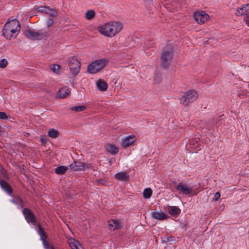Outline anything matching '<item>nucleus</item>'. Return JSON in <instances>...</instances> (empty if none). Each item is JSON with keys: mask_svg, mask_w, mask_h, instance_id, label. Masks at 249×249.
Listing matches in <instances>:
<instances>
[{"mask_svg": "<svg viewBox=\"0 0 249 249\" xmlns=\"http://www.w3.org/2000/svg\"><path fill=\"white\" fill-rule=\"evenodd\" d=\"M108 226L112 230H116L120 229L122 226V223L120 220L117 219H111L108 222Z\"/></svg>", "mask_w": 249, "mask_h": 249, "instance_id": "13", "label": "nucleus"}, {"mask_svg": "<svg viewBox=\"0 0 249 249\" xmlns=\"http://www.w3.org/2000/svg\"><path fill=\"white\" fill-rule=\"evenodd\" d=\"M70 91L68 87H62L59 90L58 96L60 98H65L70 94Z\"/></svg>", "mask_w": 249, "mask_h": 249, "instance_id": "23", "label": "nucleus"}, {"mask_svg": "<svg viewBox=\"0 0 249 249\" xmlns=\"http://www.w3.org/2000/svg\"><path fill=\"white\" fill-rule=\"evenodd\" d=\"M193 18L199 24L205 23L210 18L209 15L204 11H195L193 14Z\"/></svg>", "mask_w": 249, "mask_h": 249, "instance_id": "6", "label": "nucleus"}, {"mask_svg": "<svg viewBox=\"0 0 249 249\" xmlns=\"http://www.w3.org/2000/svg\"><path fill=\"white\" fill-rule=\"evenodd\" d=\"M106 149L107 151L110 152L112 155L116 154L119 151L118 147L113 144H107L106 146Z\"/></svg>", "mask_w": 249, "mask_h": 249, "instance_id": "22", "label": "nucleus"}, {"mask_svg": "<svg viewBox=\"0 0 249 249\" xmlns=\"http://www.w3.org/2000/svg\"><path fill=\"white\" fill-rule=\"evenodd\" d=\"M40 140H41V142L43 143H46L47 141L46 137L44 136H42L40 137Z\"/></svg>", "mask_w": 249, "mask_h": 249, "instance_id": "39", "label": "nucleus"}, {"mask_svg": "<svg viewBox=\"0 0 249 249\" xmlns=\"http://www.w3.org/2000/svg\"><path fill=\"white\" fill-rule=\"evenodd\" d=\"M54 249V248L53 247H51V249Z\"/></svg>", "mask_w": 249, "mask_h": 249, "instance_id": "40", "label": "nucleus"}, {"mask_svg": "<svg viewBox=\"0 0 249 249\" xmlns=\"http://www.w3.org/2000/svg\"><path fill=\"white\" fill-rule=\"evenodd\" d=\"M68 62L71 73L76 75L79 73L80 68L79 60L75 56H71L68 58Z\"/></svg>", "mask_w": 249, "mask_h": 249, "instance_id": "4", "label": "nucleus"}, {"mask_svg": "<svg viewBox=\"0 0 249 249\" xmlns=\"http://www.w3.org/2000/svg\"><path fill=\"white\" fill-rule=\"evenodd\" d=\"M151 216L153 218L158 220H163L168 217V216L161 212L153 211L151 212Z\"/></svg>", "mask_w": 249, "mask_h": 249, "instance_id": "16", "label": "nucleus"}, {"mask_svg": "<svg viewBox=\"0 0 249 249\" xmlns=\"http://www.w3.org/2000/svg\"><path fill=\"white\" fill-rule=\"evenodd\" d=\"M152 193V191L150 188H147L145 189L143 192V197L146 199L149 198L151 196Z\"/></svg>", "mask_w": 249, "mask_h": 249, "instance_id": "28", "label": "nucleus"}, {"mask_svg": "<svg viewBox=\"0 0 249 249\" xmlns=\"http://www.w3.org/2000/svg\"><path fill=\"white\" fill-rule=\"evenodd\" d=\"M96 85L98 89L100 91H105L107 90V85L103 80L100 79L96 82Z\"/></svg>", "mask_w": 249, "mask_h": 249, "instance_id": "17", "label": "nucleus"}, {"mask_svg": "<svg viewBox=\"0 0 249 249\" xmlns=\"http://www.w3.org/2000/svg\"><path fill=\"white\" fill-rule=\"evenodd\" d=\"M197 98V93L191 90L184 93L180 100V103L184 106H187L189 103L195 101Z\"/></svg>", "mask_w": 249, "mask_h": 249, "instance_id": "5", "label": "nucleus"}, {"mask_svg": "<svg viewBox=\"0 0 249 249\" xmlns=\"http://www.w3.org/2000/svg\"><path fill=\"white\" fill-rule=\"evenodd\" d=\"M220 196V194L219 192H216L214 196L213 200L214 201H217L219 199Z\"/></svg>", "mask_w": 249, "mask_h": 249, "instance_id": "35", "label": "nucleus"}, {"mask_svg": "<svg viewBox=\"0 0 249 249\" xmlns=\"http://www.w3.org/2000/svg\"><path fill=\"white\" fill-rule=\"evenodd\" d=\"M115 178L120 181H125L129 178V175L125 172H120L115 174Z\"/></svg>", "mask_w": 249, "mask_h": 249, "instance_id": "19", "label": "nucleus"}, {"mask_svg": "<svg viewBox=\"0 0 249 249\" xmlns=\"http://www.w3.org/2000/svg\"><path fill=\"white\" fill-rule=\"evenodd\" d=\"M71 170L74 171H85L91 168L89 164L80 161H74L70 165Z\"/></svg>", "mask_w": 249, "mask_h": 249, "instance_id": "9", "label": "nucleus"}, {"mask_svg": "<svg viewBox=\"0 0 249 249\" xmlns=\"http://www.w3.org/2000/svg\"><path fill=\"white\" fill-rule=\"evenodd\" d=\"M20 28V24L18 20L14 19L8 21L3 28V35L7 39L15 38L18 34Z\"/></svg>", "mask_w": 249, "mask_h": 249, "instance_id": "2", "label": "nucleus"}, {"mask_svg": "<svg viewBox=\"0 0 249 249\" xmlns=\"http://www.w3.org/2000/svg\"><path fill=\"white\" fill-rule=\"evenodd\" d=\"M7 118V116L5 112H0V119H6Z\"/></svg>", "mask_w": 249, "mask_h": 249, "instance_id": "36", "label": "nucleus"}, {"mask_svg": "<svg viewBox=\"0 0 249 249\" xmlns=\"http://www.w3.org/2000/svg\"><path fill=\"white\" fill-rule=\"evenodd\" d=\"M137 141V138L134 135H130L122 138L121 140V145L124 148L135 145Z\"/></svg>", "mask_w": 249, "mask_h": 249, "instance_id": "7", "label": "nucleus"}, {"mask_svg": "<svg viewBox=\"0 0 249 249\" xmlns=\"http://www.w3.org/2000/svg\"><path fill=\"white\" fill-rule=\"evenodd\" d=\"M25 36L30 39H40L45 36L44 33L41 32H34L31 30L27 29L24 32Z\"/></svg>", "mask_w": 249, "mask_h": 249, "instance_id": "8", "label": "nucleus"}, {"mask_svg": "<svg viewBox=\"0 0 249 249\" xmlns=\"http://www.w3.org/2000/svg\"><path fill=\"white\" fill-rule=\"evenodd\" d=\"M60 67V66L57 64H53L51 67V69L54 72L57 73L59 70Z\"/></svg>", "mask_w": 249, "mask_h": 249, "instance_id": "33", "label": "nucleus"}, {"mask_svg": "<svg viewBox=\"0 0 249 249\" xmlns=\"http://www.w3.org/2000/svg\"><path fill=\"white\" fill-rule=\"evenodd\" d=\"M48 134L50 137L53 139L56 138L59 136V132L58 130L53 128L49 129Z\"/></svg>", "mask_w": 249, "mask_h": 249, "instance_id": "26", "label": "nucleus"}, {"mask_svg": "<svg viewBox=\"0 0 249 249\" xmlns=\"http://www.w3.org/2000/svg\"><path fill=\"white\" fill-rule=\"evenodd\" d=\"M86 109V106L84 105L77 106L71 108V110L75 112H81Z\"/></svg>", "mask_w": 249, "mask_h": 249, "instance_id": "29", "label": "nucleus"}, {"mask_svg": "<svg viewBox=\"0 0 249 249\" xmlns=\"http://www.w3.org/2000/svg\"><path fill=\"white\" fill-rule=\"evenodd\" d=\"M0 185L2 189L6 191L9 195L12 194V189L9 184L5 180L0 181Z\"/></svg>", "mask_w": 249, "mask_h": 249, "instance_id": "21", "label": "nucleus"}, {"mask_svg": "<svg viewBox=\"0 0 249 249\" xmlns=\"http://www.w3.org/2000/svg\"><path fill=\"white\" fill-rule=\"evenodd\" d=\"M68 170V167L65 166H59L55 169V173L58 175L65 174Z\"/></svg>", "mask_w": 249, "mask_h": 249, "instance_id": "25", "label": "nucleus"}, {"mask_svg": "<svg viewBox=\"0 0 249 249\" xmlns=\"http://www.w3.org/2000/svg\"><path fill=\"white\" fill-rule=\"evenodd\" d=\"M25 219L28 223H31L33 225H35L36 219L34 214L29 209H24L22 211Z\"/></svg>", "mask_w": 249, "mask_h": 249, "instance_id": "11", "label": "nucleus"}, {"mask_svg": "<svg viewBox=\"0 0 249 249\" xmlns=\"http://www.w3.org/2000/svg\"><path fill=\"white\" fill-rule=\"evenodd\" d=\"M172 48L170 49L168 51H164L162 56L161 60L162 61V64L164 67H166L171 62L173 58V50Z\"/></svg>", "mask_w": 249, "mask_h": 249, "instance_id": "10", "label": "nucleus"}, {"mask_svg": "<svg viewBox=\"0 0 249 249\" xmlns=\"http://www.w3.org/2000/svg\"><path fill=\"white\" fill-rule=\"evenodd\" d=\"M123 24L118 21H110L100 25L98 31L101 34L107 37H112L122 30Z\"/></svg>", "mask_w": 249, "mask_h": 249, "instance_id": "1", "label": "nucleus"}, {"mask_svg": "<svg viewBox=\"0 0 249 249\" xmlns=\"http://www.w3.org/2000/svg\"><path fill=\"white\" fill-rule=\"evenodd\" d=\"M68 242L71 249H83L79 242L74 239L70 238L68 239Z\"/></svg>", "mask_w": 249, "mask_h": 249, "instance_id": "18", "label": "nucleus"}, {"mask_svg": "<svg viewBox=\"0 0 249 249\" xmlns=\"http://www.w3.org/2000/svg\"><path fill=\"white\" fill-rule=\"evenodd\" d=\"M37 10L39 12L46 13L52 16H56L57 13L54 9L46 6H39L37 8Z\"/></svg>", "mask_w": 249, "mask_h": 249, "instance_id": "14", "label": "nucleus"}, {"mask_svg": "<svg viewBox=\"0 0 249 249\" xmlns=\"http://www.w3.org/2000/svg\"><path fill=\"white\" fill-rule=\"evenodd\" d=\"M167 210L173 216H177L180 213V210L177 206H168Z\"/></svg>", "mask_w": 249, "mask_h": 249, "instance_id": "20", "label": "nucleus"}, {"mask_svg": "<svg viewBox=\"0 0 249 249\" xmlns=\"http://www.w3.org/2000/svg\"><path fill=\"white\" fill-rule=\"evenodd\" d=\"M154 80L156 83H159L162 80V74L160 72H157L154 76Z\"/></svg>", "mask_w": 249, "mask_h": 249, "instance_id": "31", "label": "nucleus"}, {"mask_svg": "<svg viewBox=\"0 0 249 249\" xmlns=\"http://www.w3.org/2000/svg\"><path fill=\"white\" fill-rule=\"evenodd\" d=\"M8 61L5 58H3L0 61V68L4 69L7 67Z\"/></svg>", "mask_w": 249, "mask_h": 249, "instance_id": "32", "label": "nucleus"}, {"mask_svg": "<svg viewBox=\"0 0 249 249\" xmlns=\"http://www.w3.org/2000/svg\"><path fill=\"white\" fill-rule=\"evenodd\" d=\"M36 231H37L38 234L40 236V239L42 241V243H43L44 248L46 249H49V245L48 243L46 241L47 236L45 235V233L43 232V230L42 229V228H41V227L40 226H38V227H37V228L36 229Z\"/></svg>", "mask_w": 249, "mask_h": 249, "instance_id": "12", "label": "nucleus"}, {"mask_svg": "<svg viewBox=\"0 0 249 249\" xmlns=\"http://www.w3.org/2000/svg\"><path fill=\"white\" fill-rule=\"evenodd\" d=\"M243 6H244L245 11V14H246L245 17H249V3L244 5H243Z\"/></svg>", "mask_w": 249, "mask_h": 249, "instance_id": "34", "label": "nucleus"}, {"mask_svg": "<svg viewBox=\"0 0 249 249\" xmlns=\"http://www.w3.org/2000/svg\"><path fill=\"white\" fill-rule=\"evenodd\" d=\"M53 23V21L52 18H49L48 19L47 21V25H48V27H50Z\"/></svg>", "mask_w": 249, "mask_h": 249, "instance_id": "38", "label": "nucleus"}, {"mask_svg": "<svg viewBox=\"0 0 249 249\" xmlns=\"http://www.w3.org/2000/svg\"><path fill=\"white\" fill-rule=\"evenodd\" d=\"M107 62L108 59L107 58L95 61L89 65L88 71L90 73H96L105 67Z\"/></svg>", "mask_w": 249, "mask_h": 249, "instance_id": "3", "label": "nucleus"}, {"mask_svg": "<svg viewBox=\"0 0 249 249\" xmlns=\"http://www.w3.org/2000/svg\"><path fill=\"white\" fill-rule=\"evenodd\" d=\"M95 17V12L92 9L87 10L84 14V18L87 20H92Z\"/></svg>", "mask_w": 249, "mask_h": 249, "instance_id": "24", "label": "nucleus"}, {"mask_svg": "<svg viewBox=\"0 0 249 249\" xmlns=\"http://www.w3.org/2000/svg\"><path fill=\"white\" fill-rule=\"evenodd\" d=\"M243 21L245 23L246 25L249 27V17H244Z\"/></svg>", "mask_w": 249, "mask_h": 249, "instance_id": "37", "label": "nucleus"}, {"mask_svg": "<svg viewBox=\"0 0 249 249\" xmlns=\"http://www.w3.org/2000/svg\"><path fill=\"white\" fill-rule=\"evenodd\" d=\"M177 189L181 191L183 194L188 195L191 193L192 188L186 184L179 183L177 186Z\"/></svg>", "mask_w": 249, "mask_h": 249, "instance_id": "15", "label": "nucleus"}, {"mask_svg": "<svg viewBox=\"0 0 249 249\" xmlns=\"http://www.w3.org/2000/svg\"><path fill=\"white\" fill-rule=\"evenodd\" d=\"M11 202L17 205L18 207L22 206V201L19 197H16L11 200Z\"/></svg>", "mask_w": 249, "mask_h": 249, "instance_id": "30", "label": "nucleus"}, {"mask_svg": "<svg viewBox=\"0 0 249 249\" xmlns=\"http://www.w3.org/2000/svg\"><path fill=\"white\" fill-rule=\"evenodd\" d=\"M234 13L237 16H246L245 11L243 6L241 7L236 8L235 10Z\"/></svg>", "mask_w": 249, "mask_h": 249, "instance_id": "27", "label": "nucleus"}]
</instances>
